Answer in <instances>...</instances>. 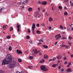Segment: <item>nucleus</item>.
I'll use <instances>...</instances> for the list:
<instances>
[{
    "label": "nucleus",
    "instance_id": "680f3d73",
    "mask_svg": "<svg viewBox=\"0 0 73 73\" xmlns=\"http://www.w3.org/2000/svg\"><path fill=\"white\" fill-rule=\"evenodd\" d=\"M64 59L65 60H66V57H65L64 58Z\"/></svg>",
    "mask_w": 73,
    "mask_h": 73
},
{
    "label": "nucleus",
    "instance_id": "0eeeda50",
    "mask_svg": "<svg viewBox=\"0 0 73 73\" xmlns=\"http://www.w3.org/2000/svg\"><path fill=\"white\" fill-rule=\"evenodd\" d=\"M42 5H46L47 4V2L46 1H43L41 3Z\"/></svg>",
    "mask_w": 73,
    "mask_h": 73
},
{
    "label": "nucleus",
    "instance_id": "b1692460",
    "mask_svg": "<svg viewBox=\"0 0 73 73\" xmlns=\"http://www.w3.org/2000/svg\"><path fill=\"white\" fill-rule=\"evenodd\" d=\"M62 7L61 6H59L58 7V8L60 10L62 9Z\"/></svg>",
    "mask_w": 73,
    "mask_h": 73
},
{
    "label": "nucleus",
    "instance_id": "7c9ffc66",
    "mask_svg": "<svg viewBox=\"0 0 73 73\" xmlns=\"http://www.w3.org/2000/svg\"><path fill=\"white\" fill-rule=\"evenodd\" d=\"M12 30H13V28L12 27H11L10 28V31H12Z\"/></svg>",
    "mask_w": 73,
    "mask_h": 73
},
{
    "label": "nucleus",
    "instance_id": "de8ad7c7",
    "mask_svg": "<svg viewBox=\"0 0 73 73\" xmlns=\"http://www.w3.org/2000/svg\"><path fill=\"white\" fill-rule=\"evenodd\" d=\"M26 3V2L25 1L23 2V4H25V3Z\"/></svg>",
    "mask_w": 73,
    "mask_h": 73
},
{
    "label": "nucleus",
    "instance_id": "4468645a",
    "mask_svg": "<svg viewBox=\"0 0 73 73\" xmlns=\"http://www.w3.org/2000/svg\"><path fill=\"white\" fill-rule=\"evenodd\" d=\"M32 28H35V24L33 23Z\"/></svg>",
    "mask_w": 73,
    "mask_h": 73
},
{
    "label": "nucleus",
    "instance_id": "f704fd0d",
    "mask_svg": "<svg viewBox=\"0 0 73 73\" xmlns=\"http://www.w3.org/2000/svg\"><path fill=\"white\" fill-rule=\"evenodd\" d=\"M70 57L71 58H73V54H70Z\"/></svg>",
    "mask_w": 73,
    "mask_h": 73
},
{
    "label": "nucleus",
    "instance_id": "e2e57ef3",
    "mask_svg": "<svg viewBox=\"0 0 73 73\" xmlns=\"http://www.w3.org/2000/svg\"><path fill=\"white\" fill-rule=\"evenodd\" d=\"M56 66H58V63L57 64H55Z\"/></svg>",
    "mask_w": 73,
    "mask_h": 73
},
{
    "label": "nucleus",
    "instance_id": "a18cd8bd",
    "mask_svg": "<svg viewBox=\"0 0 73 73\" xmlns=\"http://www.w3.org/2000/svg\"><path fill=\"white\" fill-rule=\"evenodd\" d=\"M29 42H30V43H31V44H32V41L31 40H30L29 41Z\"/></svg>",
    "mask_w": 73,
    "mask_h": 73
},
{
    "label": "nucleus",
    "instance_id": "2f4dec72",
    "mask_svg": "<svg viewBox=\"0 0 73 73\" xmlns=\"http://www.w3.org/2000/svg\"><path fill=\"white\" fill-rule=\"evenodd\" d=\"M17 27V28L18 29H20V25L18 26Z\"/></svg>",
    "mask_w": 73,
    "mask_h": 73
},
{
    "label": "nucleus",
    "instance_id": "393cba45",
    "mask_svg": "<svg viewBox=\"0 0 73 73\" xmlns=\"http://www.w3.org/2000/svg\"><path fill=\"white\" fill-rule=\"evenodd\" d=\"M56 66V64H54L53 65H52V67H53V68H55Z\"/></svg>",
    "mask_w": 73,
    "mask_h": 73
},
{
    "label": "nucleus",
    "instance_id": "5701e85b",
    "mask_svg": "<svg viewBox=\"0 0 73 73\" xmlns=\"http://www.w3.org/2000/svg\"><path fill=\"white\" fill-rule=\"evenodd\" d=\"M64 15L65 16H66V15H68V12H67L66 11L64 12Z\"/></svg>",
    "mask_w": 73,
    "mask_h": 73
},
{
    "label": "nucleus",
    "instance_id": "0e129e2a",
    "mask_svg": "<svg viewBox=\"0 0 73 73\" xmlns=\"http://www.w3.org/2000/svg\"><path fill=\"white\" fill-rule=\"evenodd\" d=\"M57 42H56L55 44V45H56L57 44Z\"/></svg>",
    "mask_w": 73,
    "mask_h": 73
},
{
    "label": "nucleus",
    "instance_id": "4d7b16f0",
    "mask_svg": "<svg viewBox=\"0 0 73 73\" xmlns=\"http://www.w3.org/2000/svg\"><path fill=\"white\" fill-rule=\"evenodd\" d=\"M26 1H27L26 3H28V2L29 1L28 0H26Z\"/></svg>",
    "mask_w": 73,
    "mask_h": 73
},
{
    "label": "nucleus",
    "instance_id": "dca6fc26",
    "mask_svg": "<svg viewBox=\"0 0 73 73\" xmlns=\"http://www.w3.org/2000/svg\"><path fill=\"white\" fill-rule=\"evenodd\" d=\"M18 61L19 62H21V61H22V60L20 58H18Z\"/></svg>",
    "mask_w": 73,
    "mask_h": 73
},
{
    "label": "nucleus",
    "instance_id": "f8f14e48",
    "mask_svg": "<svg viewBox=\"0 0 73 73\" xmlns=\"http://www.w3.org/2000/svg\"><path fill=\"white\" fill-rule=\"evenodd\" d=\"M28 11L29 12H31L32 11V8L31 7H29L28 9Z\"/></svg>",
    "mask_w": 73,
    "mask_h": 73
},
{
    "label": "nucleus",
    "instance_id": "2eb2a0df",
    "mask_svg": "<svg viewBox=\"0 0 73 73\" xmlns=\"http://www.w3.org/2000/svg\"><path fill=\"white\" fill-rule=\"evenodd\" d=\"M36 33L38 34H41V32L38 30H37L36 31Z\"/></svg>",
    "mask_w": 73,
    "mask_h": 73
},
{
    "label": "nucleus",
    "instance_id": "c03bdc74",
    "mask_svg": "<svg viewBox=\"0 0 73 73\" xmlns=\"http://www.w3.org/2000/svg\"><path fill=\"white\" fill-rule=\"evenodd\" d=\"M3 10V9L1 8V9H0V13H1V11Z\"/></svg>",
    "mask_w": 73,
    "mask_h": 73
},
{
    "label": "nucleus",
    "instance_id": "4be33fe9",
    "mask_svg": "<svg viewBox=\"0 0 73 73\" xmlns=\"http://www.w3.org/2000/svg\"><path fill=\"white\" fill-rule=\"evenodd\" d=\"M11 38V36H8L7 37V39H9V38Z\"/></svg>",
    "mask_w": 73,
    "mask_h": 73
},
{
    "label": "nucleus",
    "instance_id": "37998d69",
    "mask_svg": "<svg viewBox=\"0 0 73 73\" xmlns=\"http://www.w3.org/2000/svg\"><path fill=\"white\" fill-rule=\"evenodd\" d=\"M66 47V45L65 44H63V47Z\"/></svg>",
    "mask_w": 73,
    "mask_h": 73
},
{
    "label": "nucleus",
    "instance_id": "a211bd4d",
    "mask_svg": "<svg viewBox=\"0 0 73 73\" xmlns=\"http://www.w3.org/2000/svg\"><path fill=\"white\" fill-rule=\"evenodd\" d=\"M41 26L42 27H45V24L44 23H42L41 24Z\"/></svg>",
    "mask_w": 73,
    "mask_h": 73
},
{
    "label": "nucleus",
    "instance_id": "13d9d810",
    "mask_svg": "<svg viewBox=\"0 0 73 73\" xmlns=\"http://www.w3.org/2000/svg\"><path fill=\"white\" fill-rule=\"evenodd\" d=\"M64 9H67V8L66 7H64Z\"/></svg>",
    "mask_w": 73,
    "mask_h": 73
},
{
    "label": "nucleus",
    "instance_id": "4c0bfd02",
    "mask_svg": "<svg viewBox=\"0 0 73 73\" xmlns=\"http://www.w3.org/2000/svg\"><path fill=\"white\" fill-rule=\"evenodd\" d=\"M39 55L40 56H41V55H42V53H41V52H40L39 53Z\"/></svg>",
    "mask_w": 73,
    "mask_h": 73
},
{
    "label": "nucleus",
    "instance_id": "bb28decb",
    "mask_svg": "<svg viewBox=\"0 0 73 73\" xmlns=\"http://www.w3.org/2000/svg\"><path fill=\"white\" fill-rule=\"evenodd\" d=\"M60 28H61V29H63L64 28V27H63V26H62V25H60Z\"/></svg>",
    "mask_w": 73,
    "mask_h": 73
},
{
    "label": "nucleus",
    "instance_id": "7ed1b4c3",
    "mask_svg": "<svg viewBox=\"0 0 73 73\" xmlns=\"http://www.w3.org/2000/svg\"><path fill=\"white\" fill-rule=\"evenodd\" d=\"M40 69L42 70L43 71H45V72H46L47 71H48L49 69L48 68H46V67L44 66L43 65L40 66Z\"/></svg>",
    "mask_w": 73,
    "mask_h": 73
},
{
    "label": "nucleus",
    "instance_id": "6e6d98bb",
    "mask_svg": "<svg viewBox=\"0 0 73 73\" xmlns=\"http://www.w3.org/2000/svg\"><path fill=\"white\" fill-rule=\"evenodd\" d=\"M52 61V59H50L49 60V61Z\"/></svg>",
    "mask_w": 73,
    "mask_h": 73
},
{
    "label": "nucleus",
    "instance_id": "58836bf2",
    "mask_svg": "<svg viewBox=\"0 0 73 73\" xmlns=\"http://www.w3.org/2000/svg\"><path fill=\"white\" fill-rule=\"evenodd\" d=\"M56 58H54L52 59L53 61H54V60H56Z\"/></svg>",
    "mask_w": 73,
    "mask_h": 73
},
{
    "label": "nucleus",
    "instance_id": "79ce46f5",
    "mask_svg": "<svg viewBox=\"0 0 73 73\" xmlns=\"http://www.w3.org/2000/svg\"><path fill=\"white\" fill-rule=\"evenodd\" d=\"M68 64V62H67V61H66L65 62V63H64V64Z\"/></svg>",
    "mask_w": 73,
    "mask_h": 73
},
{
    "label": "nucleus",
    "instance_id": "69168bd1",
    "mask_svg": "<svg viewBox=\"0 0 73 73\" xmlns=\"http://www.w3.org/2000/svg\"><path fill=\"white\" fill-rule=\"evenodd\" d=\"M38 3H39V4H41V2H40V1H39L38 2Z\"/></svg>",
    "mask_w": 73,
    "mask_h": 73
},
{
    "label": "nucleus",
    "instance_id": "5fc2aeb1",
    "mask_svg": "<svg viewBox=\"0 0 73 73\" xmlns=\"http://www.w3.org/2000/svg\"><path fill=\"white\" fill-rule=\"evenodd\" d=\"M20 31V29H18L17 31H18L19 32V31Z\"/></svg>",
    "mask_w": 73,
    "mask_h": 73
},
{
    "label": "nucleus",
    "instance_id": "cd10ccee",
    "mask_svg": "<svg viewBox=\"0 0 73 73\" xmlns=\"http://www.w3.org/2000/svg\"><path fill=\"white\" fill-rule=\"evenodd\" d=\"M27 31L29 32V33H31V30L29 29H27Z\"/></svg>",
    "mask_w": 73,
    "mask_h": 73
},
{
    "label": "nucleus",
    "instance_id": "f03ea898",
    "mask_svg": "<svg viewBox=\"0 0 73 73\" xmlns=\"http://www.w3.org/2000/svg\"><path fill=\"white\" fill-rule=\"evenodd\" d=\"M10 63H11L8 66V68L9 69H11L12 68H13L14 66H16V65H17L16 62L14 60H13L12 62L11 61V62Z\"/></svg>",
    "mask_w": 73,
    "mask_h": 73
},
{
    "label": "nucleus",
    "instance_id": "f3484780",
    "mask_svg": "<svg viewBox=\"0 0 73 73\" xmlns=\"http://www.w3.org/2000/svg\"><path fill=\"white\" fill-rule=\"evenodd\" d=\"M29 58L30 60H33V56H29Z\"/></svg>",
    "mask_w": 73,
    "mask_h": 73
},
{
    "label": "nucleus",
    "instance_id": "e433bc0d",
    "mask_svg": "<svg viewBox=\"0 0 73 73\" xmlns=\"http://www.w3.org/2000/svg\"><path fill=\"white\" fill-rule=\"evenodd\" d=\"M0 73H4V72L2 70H1L0 71Z\"/></svg>",
    "mask_w": 73,
    "mask_h": 73
},
{
    "label": "nucleus",
    "instance_id": "39448f33",
    "mask_svg": "<svg viewBox=\"0 0 73 73\" xmlns=\"http://www.w3.org/2000/svg\"><path fill=\"white\" fill-rule=\"evenodd\" d=\"M17 52L18 54H22L23 53L21 50L18 49L17 50Z\"/></svg>",
    "mask_w": 73,
    "mask_h": 73
},
{
    "label": "nucleus",
    "instance_id": "423d86ee",
    "mask_svg": "<svg viewBox=\"0 0 73 73\" xmlns=\"http://www.w3.org/2000/svg\"><path fill=\"white\" fill-rule=\"evenodd\" d=\"M66 71L67 72H71L72 69L71 68H69L66 70Z\"/></svg>",
    "mask_w": 73,
    "mask_h": 73
},
{
    "label": "nucleus",
    "instance_id": "864d4df0",
    "mask_svg": "<svg viewBox=\"0 0 73 73\" xmlns=\"http://www.w3.org/2000/svg\"><path fill=\"white\" fill-rule=\"evenodd\" d=\"M69 47V46H66V48H68Z\"/></svg>",
    "mask_w": 73,
    "mask_h": 73
},
{
    "label": "nucleus",
    "instance_id": "338daca9",
    "mask_svg": "<svg viewBox=\"0 0 73 73\" xmlns=\"http://www.w3.org/2000/svg\"><path fill=\"white\" fill-rule=\"evenodd\" d=\"M35 52H37V49H35Z\"/></svg>",
    "mask_w": 73,
    "mask_h": 73
},
{
    "label": "nucleus",
    "instance_id": "c85d7f7f",
    "mask_svg": "<svg viewBox=\"0 0 73 73\" xmlns=\"http://www.w3.org/2000/svg\"><path fill=\"white\" fill-rule=\"evenodd\" d=\"M28 67L29 68H33V67L31 66H28Z\"/></svg>",
    "mask_w": 73,
    "mask_h": 73
},
{
    "label": "nucleus",
    "instance_id": "9d476101",
    "mask_svg": "<svg viewBox=\"0 0 73 73\" xmlns=\"http://www.w3.org/2000/svg\"><path fill=\"white\" fill-rule=\"evenodd\" d=\"M57 58L58 60H60V59L61 58V56L60 55H58L57 57Z\"/></svg>",
    "mask_w": 73,
    "mask_h": 73
},
{
    "label": "nucleus",
    "instance_id": "9b49d317",
    "mask_svg": "<svg viewBox=\"0 0 73 73\" xmlns=\"http://www.w3.org/2000/svg\"><path fill=\"white\" fill-rule=\"evenodd\" d=\"M48 58V55H44V58H46V59H47Z\"/></svg>",
    "mask_w": 73,
    "mask_h": 73
},
{
    "label": "nucleus",
    "instance_id": "c756f323",
    "mask_svg": "<svg viewBox=\"0 0 73 73\" xmlns=\"http://www.w3.org/2000/svg\"><path fill=\"white\" fill-rule=\"evenodd\" d=\"M38 41H39V42H41H41H44V41H43V40L41 39L39 40Z\"/></svg>",
    "mask_w": 73,
    "mask_h": 73
},
{
    "label": "nucleus",
    "instance_id": "3c124183",
    "mask_svg": "<svg viewBox=\"0 0 73 73\" xmlns=\"http://www.w3.org/2000/svg\"><path fill=\"white\" fill-rule=\"evenodd\" d=\"M32 31H34V30H35V28H32Z\"/></svg>",
    "mask_w": 73,
    "mask_h": 73
},
{
    "label": "nucleus",
    "instance_id": "6e6552de",
    "mask_svg": "<svg viewBox=\"0 0 73 73\" xmlns=\"http://www.w3.org/2000/svg\"><path fill=\"white\" fill-rule=\"evenodd\" d=\"M7 27H8V26L5 25L3 27V29L4 30H5V29L7 28Z\"/></svg>",
    "mask_w": 73,
    "mask_h": 73
},
{
    "label": "nucleus",
    "instance_id": "8fccbe9b",
    "mask_svg": "<svg viewBox=\"0 0 73 73\" xmlns=\"http://www.w3.org/2000/svg\"><path fill=\"white\" fill-rule=\"evenodd\" d=\"M68 0H65L64 2H65V3H66V2H67Z\"/></svg>",
    "mask_w": 73,
    "mask_h": 73
},
{
    "label": "nucleus",
    "instance_id": "a19ab883",
    "mask_svg": "<svg viewBox=\"0 0 73 73\" xmlns=\"http://www.w3.org/2000/svg\"><path fill=\"white\" fill-rule=\"evenodd\" d=\"M38 11H40V8L39 7H38Z\"/></svg>",
    "mask_w": 73,
    "mask_h": 73
},
{
    "label": "nucleus",
    "instance_id": "49530a36",
    "mask_svg": "<svg viewBox=\"0 0 73 73\" xmlns=\"http://www.w3.org/2000/svg\"><path fill=\"white\" fill-rule=\"evenodd\" d=\"M49 29H52V27H50V26L49 27Z\"/></svg>",
    "mask_w": 73,
    "mask_h": 73
},
{
    "label": "nucleus",
    "instance_id": "052dcab7",
    "mask_svg": "<svg viewBox=\"0 0 73 73\" xmlns=\"http://www.w3.org/2000/svg\"><path fill=\"white\" fill-rule=\"evenodd\" d=\"M60 68H61V67L60 66H59L58 69H60Z\"/></svg>",
    "mask_w": 73,
    "mask_h": 73
},
{
    "label": "nucleus",
    "instance_id": "473e14b6",
    "mask_svg": "<svg viewBox=\"0 0 73 73\" xmlns=\"http://www.w3.org/2000/svg\"><path fill=\"white\" fill-rule=\"evenodd\" d=\"M36 26L38 27H39L40 26V25H39V24L38 23H37L36 24Z\"/></svg>",
    "mask_w": 73,
    "mask_h": 73
},
{
    "label": "nucleus",
    "instance_id": "6ab92c4d",
    "mask_svg": "<svg viewBox=\"0 0 73 73\" xmlns=\"http://www.w3.org/2000/svg\"><path fill=\"white\" fill-rule=\"evenodd\" d=\"M9 50H10V51L12 50V47H11V46H9Z\"/></svg>",
    "mask_w": 73,
    "mask_h": 73
},
{
    "label": "nucleus",
    "instance_id": "1a4fd4ad",
    "mask_svg": "<svg viewBox=\"0 0 73 73\" xmlns=\"http://www.w3.org/2000/svg\"><path fill=\"white\" fill-rule=\"evenodd\" d=\"M44 61H45V60L44 59H42V60L41 61H40L39 62L40 63H43L44 62Z\"/></svg>",
    "mask_w": 73,
    "mask_h": 73
},
{
    "label": "nucleus",
    "instance_id": "a878e982",
    "mask_svg": "<svg viewBox=\"0 0 73 73\" xmlns=\"http://www.w3.org/2000/svg\"><path fill=\"white\" fill-rule=\"evenodd\" d=\"M61 39L62 40H65L66 39V38L64 37V36H63L62 38Z\"/></svg>",
    "mask_w": 73,
    "mask_h": 73
},
{
    "label": "nucleus",
    "instance_id": "412c9836",
    "mask_svg": "<svg viewBox=\"0 0 73 73\" xmlns=\"http://www.w3.org/2000/svg\"><path fill=\"white\" fill-rule=\"evenodd\" d=\"M50 21H53V19L51 17H50L49 19Z\"/></svg>",
    "mask_w": 73,
    "mask_h": 73
},
{
    "label": "nucleus",
    "instance_id": "774afa93",
    "mask_svg": "<svg viewBox=\"0 0 73 73\" xmlns=\"http://www.w3.org/2000/svg\"><path fill=\"white\" fill-rule=\"evenodd\" d=\"M20 72H19L18 71H17V73H20Z\"/></svg>",
    "mask_w": 73,
    "mask_h": 73
},
{
    "label": "nucleus",
    "instance_id": "72a5a7b5",
    "mask_svg": "<svg viewBox=\"0 0 73 73\" xmlns=\"http://www.w3.org/2000/svg\"><path fill=\"white\" fill-rule=\"evenodd\" d=\"M68 38L69 39H70V40H72V37L70 36H69Z\"/></svg>",
    "mask_w": 73,
    "mask_h": 73
},
{
    "label": "nucleus",
    "instance_id": "c9c22d12",
    "mask_svg": "<svg viewBox=\"0 0 73 73\" xmlns=\"http://www.w3.org/2000/svg\"><path fill=\"white\" fill-rule=\"evenodd\" d=\"M64 69L63 68H62L61 69V72H64Z\"/></svg>",
    "mask_w": 73,
    "mask_h": 73
},
{
    "label": "nucleus",
    "instance_id": "20e7f679",
    "mask_svg": "<svg viewBox=\"0 0 73 73\" xmlns=\"http://www.w3.org/2000/svg\"><path fill=\"white\" fill-rule=\"evenodd\" d=\"M61 35H60V34H59L56 35L55 36V39L56 40H59L60 38H61Z\"/></svg>",
    "mask_w": 73,
    "mask_h": 73
},
{
    "label": "nucleus",
    "instance_id": "aec40b11",
    "mask_svg": "<svg viewBox=\"0 0 73 73\" xmlns=\"http://www.w3.org/2000/svg\"><path fill=\"white\" fill-rule=\"evenodd\" d=\"M26 38L27 39L29 40L30 38V36L29 35H28L26 36Z\"/></svg>",
    "mask_w": 73,
    "mask_h": 73
},
{
    "label": "nucleus",
    "instance_id": "bf43d9fd",
    "mask_svg": "<svg viewBox=\"0 0 73 73\" xmlns=\"http://www.w3.org/2000/svg\"><path fill=\"white\" fill-rule=\"evenodd\" d=\"M34 53H35V54H37V53H38V52H36V53L35 52H34Z\"/></svg>",
    "mask_w": 73,
    "mask_h": 73
},
{
    "label": "nucleus",
    "instance_id": "603ef678",
    "mask_svg": "<svg viewBox=\"0 0 73 73\" xmlns=\"http://www.w3.org/2000/svg\"><path fill=\"white\" fill-rule=\"evenodd\" d=\"M42 12H45V10L43 9L42 10Z\"/></svg>",
    "mask_w": 73,
    "mask_h": 73
},
{
    "label": "nucleus",
    "instance_id": "09e8293b",
    "mask_svg": "<svg viewBox=\"0 0 73 73\" xmlns=\"http://www.w3.org/2000/svg\"><path fill=\"white\" fill-rule=\"evenodd\" d=\"M40 44H41V42H39L38 43V45H40Z\"/></svg>",
    "mask_w": 73,
    "mask_h": 73
},
{
    "label": "nucleus",
    "instance_id": "ea45409f",
    "mask_svg": "<svg viewBox=\"0 0 73 73\" xmlns=\"http://www.w3.org/2000/svg\"><path fill=\"white\" fill-rule=\"evenodd\" d=\"M35 13H36V15H40V14H39V13H38L37 12H36Z\"/></svg>",
    "mask_w": 73,
    "mask_h": 73
},
{
    "label": "nucleus",
    "instance_id": "ddd939ff",
    "mask_svg": "<svg viewBox=\"0 0 73 73\" xmlns=\"http://www.w3.org/2000/svg\"><path fill=\"white\" fill-rule=\"evenodd\" d=\"M42 46L44 48H46V49H47V48H48V46H47L46 45H43Z\"/></svg>",
    "mask_w": 73,
    "mask_h": 73
},
{
    "label": "nucleus",
    "instance_id": "f257e3e1",
    "mask_svg": "<svg viewBox=\"0 0 73 73\" xmlns=\"http://www.w3.org/2000/svg\"><path fill=\"white\" fill-rule=\"evenodd\" d=\"M7 59H9V60L8 59L7 60L6 59H5L2 62V65H3L8 64H9V63L12 62V61L13 58H12L11 55L9 54H8L7 55Z\"/></svg>",
    "mask_w": 73,
    "mask_h": 73
}]
</instances>
